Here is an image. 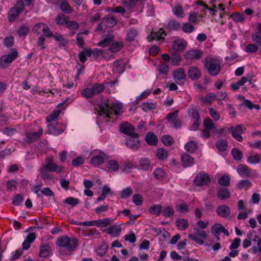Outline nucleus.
Returning <instances> with one entry per match:
<instances>
[{"instance_id":"3c124183","label":"nucleus","mask_w":261,"mask_h":261,"mask_svg":"<svg viewBox=\"0 0 261 261\" xmlns=\"http://www.w3.org/2000/svg\"><path fill=\"white\" fill-rule=\"evenodd\" d=\"M107 168L113 171H117L119 169V164L115 160H110L107 163Z\"/></svg>"},{"instance_id":"72a5a7b5","label":"nucleus","mask_w":261,"mask_h":261,"mask_svg":"<svg viewBox=\"0 0 261 261\" xmlns=\"http://www.w3.org/2000/svg\"><path fill=\"white\" fill-rule=\"evenodd\" d=\"M161 211L162 206L160 204H152L148 209L149 213L156 216H159L161 213Z\"/></svg>"},{"instance_id":"7ed1b4c3","label":"nucleus","mask_w":261,"mask_h":261,"mask_svg":"<svg viewBox=\"0 0 261 261\" xmlns=\"http://www.w3.org/2000/svg\"><path fill=\"white\" fill-rule=\"evenodd\" d=\"M24 5L21 0L18 1L15 6L11 8L8 13L9 22H13L19 14L24 10Z\"/></svg>"},{"instance_id":"680f3d73","label":"nucleus","mask_w":261,"mask_h":261,"mask_svg":"<svg viewBox=\"0 0 261 261\" xmlns=\"http://www.w3.org/2000/svg\"><path fill=\"white\" fill-rule=\"evenodd\" d=\"M107 249V245L106 244H103L99 246L98 249L96 251V254L99 256H102L106 253Z\"/></svg>"},{"instance_id":"7c9ffc66","label":"nucleus","mask_w":261,"mask_h":261,"mask_svg":"<svg viewBox=\"0 0 261 261\" xmlns=\"http://www.w3.org/2000/svg\"><path fill=\"white\" fill-rule=\"evenodd\" d=\"M217 195L220 200H225L230 197V193L228 189L223 188L219 190Z\"/></svg>"},{"instance_id":"f8f14e48","label":"nucleus","mask_w":261,"mask_h":261,"mask_svg":"<svg viewBox=\"0 0 261 261\" xmlns=\"http://www.w3.org/2000/svg\"><path fill=\"white\" fill-rule=\"evenodd\" d=\"M43 134V129L41 127L38 128V132H27L25 137L24 138V141L30 144L35 141L38 140Z\"/></svg>"},{"instance_id":"6e6d98bb","label":"nucleus","mask_w":261,"mask_h":261,"mask_svg":"<svg viewBox=\"0 0 261 261\" xmlns=\"http://www.w3.org/2000/svg\"><path fill=\"white\" fill-rule=\"evenodd\" d=\"M81 95L86 98L93 97L94 95L91 88H87L81 91Z\"/></svg>"},{"instance_id":"aec40b11","label":"nucleus","mask_w":261,"mask_h":261,"mask_svg":"<svg viewBox=\"0 0 261 261\" xmlns=\"http://www.w3.org/2000/svg\"><path fill=\"white\" fill-rule=\"evenodd\" d=\"M138 138V137H129V138L127 139L126 146L132 150H138L140 146V143Z\"/></svg>"},{"instance_id":"f257e3e1","label":"nucleus","mask_w":261,"mask_h":261,"mask_svg":"<svg viewBox=\"0 0 261 261\" xmlns=\"http://www.w3.org/2000/svg\"><path fill=\"white\" fill-rule=\"evenodd\" d=\"M99 108L101 112L100 115H103L107 118H110L113 114L118 115L121 111V105L113 103L109 100L102 101L99 104Z\"/></svg>"},{"instance_id":"b1692460","label":"nucleus","mask_w":261,"mask_h":261,"mask_svg":"<svg viewBox=\"0 0 261 261\" xmlns=\"http://www.w3.org/2000/svg\"><path fill=\"white\" fill-rule=\"evenodd\" d=\"M186 45V42L183 39H178L172 43V49L176 51H181Z\"/></svg>"},{"instance_id":"6e6552de","label":"nucleus","mask_w":261,"mask_h":261,"mask_svg":"<svg viewBox=\"0 0 261 261\" xmlns=\"http://www.w3.org/2000/svg\"><path fill=\"white\" fill-rule=\"evenodd\" d=\"M119 128L122 133L129 136L130 137H139V135L134 132L135 127L127 122L121 123Z\"/></svg>"},{"instance_id":"8fccbe9b","label":"nucleus","mask_w":261,"mask_h":261,"mask_svg":"<svg viewBox=\"0 0 261 261\" xmlns=\"http://www.w3.org/2000/svg\"><path fill=\"white\" fill-rule=\"evenodd\" d=\"M81 231L80 233L85 236H92L94 235H98L100 232L96 230V229H79Z\"/></svg>"},{"instance_id":"cd10ccee","label":"nucleus","mask_w":261,"mask_h":261,"mask_svg":"<svg viewBox=\"0 0 261 261\" xmlns=\"http://www.w3.org/2000/svg\"><path fill=\"white\" fill-rule=\"evenodd\" d=\"M216 146L219 150L224 151L227 149L228 142L226 139H220L216 141Z\"/></svg>"},{"instance_id":"c85d7f7f","label":"nucleus","mask_w":261,"mask_h":261,"mask_svg":"<svg viewBox=\"0 0 261 261\" xmlns=\"http://www.w3.org/2000/svg\"><path fill=\"white\" fill-rule=\"evenodd\" d=\"M166 27L170 31H176L180 28L181 25L179 22L171 19L168 21Z\"/></svg>"},{"instance_id":"ddd939ff","label":"nucleus","mask_w":261,"mask_h":261,"mask_svg":"<svg viewBox=\"0 0 261 261\" xmlns=\"http://www.w3.org/2000/svg\"><path fill=\"white\" fill-rule=\"evenodd\" d=\"M46 164L42 166L43 167H46L49 171L51 172H56L60 173L62 172L63 167L62 166H59L55 163L52 161V158H47L45 161Z\"/></svg>"},{"instance_id":"4be33fe9","label":"nucleus","mask_w":261,"mask_h":261,"mask_svg":"<svg viewBox=\"0 0 261 261\" xmlns=\"http://www.w3.org/2000/svg\"><path fill=\"white\" fill-rule=\"evenodd\" d=\"M188 75L192 80L196 81L200 77L201 72L198 68L191 66L188 70Z\"/></svg>"},{"instance_id":"c03bdc74","label":"nucleus","mask_w":261,"mask_h":261,"mask_svg":"<svg viewBox=\"0 0 261 261\" xmlns=\"http://www.w3.org/2000/svg\"><path fill=\"white\" fill-rule=\"evenodd\" d=\"M168 153L167 151L163 148H159L156 150V156L160 160L167 159Z\"/></svg>"},{"instance_id":"a18cd8bd","label":"nucleus","mask_w":261,"mask_h":261,"mask_svg":"<svg viewBox=\"0 0 261 261\" xmlns=\"http://www.w3.org/2000/svg\"><path fill=\"white\" fill-rule=\"evenodd\" d=\"M231 153L236 161H240L243 157V153L238 148L232 149Z\"/></svg>"},{"instance_id":"774afa93","label":"nucleus","mask_w":261,"mask_h":261,"mask_svg":"<svg viewBox=\"0 0 261 261\" xmlns=\"http://www.w3.org/2000/svg\"><path fill=\"white\" fill-rule=\"evenodd\" d=\"M253 41L261 46V34L259 33H255L252 35Z\"/></svg>"},{"instance_id":"423d86ee","label":"nucleus","mask_w":261,"mask_h":261,"mask_svg":"<svg viewBox=\"0 0 261 261\" xmlns=\"http://www.w3.org/2000/svg\"><path fill=\"white\" fill-rule=\"evenodd\" d=\"M197 231L193 233H190L188 238L191 240L195 241L199 245L204 244L203 240H205L207 236V233L203 229H196Z\"/></svg>"},{"instance_id":"0eeeda50","label":"nucleus","mask_w":261,"mask_h":261,"mask_svg":"<svg viewBox=\"0 0 261 261\" xmlns=\"http://www.w3.org/2000/svg\"><path fill=\"white\" fill-rule=\"evenodd\" d=\"M40 177L47 185L55 182V177L52 172L49 171L46 167H41L39 169Z\"/></svg>"},{"instance_id":"e433bc0d","label":"nucleus","mask_w":261,"mask_h":261,"mask_svg":"<svg viewBox=\"0 0 261 261\" xmlns=\"http://www.w3.org/2000/svg\"><path fill=\"white\" fill-rule=\"evenodd\" d=\"M181 60L180 54L178 53L174 52L171 54V64L173 65L177 66Z\"/></svg>"},{"instance_id":"de8ad7c7","label":"nucleus","mask_w":261,"mask_h":261,"mask_svg":"<svg viewBox=\"0 0 261 261\" xmlns=\"http://www.w3.org/2000/svg\"><path fill=\"white\" fill-rule=\"evenodd\" d=\"M68 17L62 13L59 14L56 18L55 21L58 24H66Z\"/></svg>"},{"instance_id":"338daca9","label":"nucleus","mask_w":261,"mask_h":261,"mask_svg":"<svg viewBox=\"0 0 261 261\" xmlns=\"http://www.w3.org/2000/svg\"><path fill=\"white\" fill-rule=\"evenodd\" d=\"M182 30L186 33H190L194 30V27L191 23L186 22L183 24Z\"/></svg>"},{"instance_id":"412c9836","label":"nucleus","mask_w":261,"mask_h":261,"mask_svg":"<svg viewBox=\"0 0 261 261\" xmlns=\"http://www.w3.org/2000/svg\"><path fill=\"white\" fill-rule=\"evenodd\" d=\"M47 127L48 133L49 134L59 135L64 131L63 129H62L56 122L48 124Z\"/></svg>"},{"instance_id":"79ce46f5","label":"nucleus","mask_w":261,"mask_h":261,"mask_svg":"<svg viewBox=\"0 0 261 261\" xmlns=\"http://www.w3.org/2000/svg\"><path fill=\"white\" fill-rule=\"evenodd\" d=\"M61 10L66 13L70 14L72 12V9L70 5L66 2H62L60 5Z\"/></svg>"},{"instance_id":"09e8293b","label":"nucleus","mask_w":261,"mask_h":261,"mask_svg":"<svg viewBox=\"0 0 261 261\" xmlns=\"http://www.w3.org/2000/svg\"><path fill=\"white\" fill-rule=\"evenodd\" d=\"M140 167L143 170H148L150 167V162L147 158L141 159L139 161Z\"/></svg>"},{"instance_id":"f704fd0d","label":"nucleus","mask_w":261,"mask_h":261,"mask_svg":"<svg viewBox=\"0 0 261 261\" xmlns=\"http://www.w3.org/2000/svg\"><path fill=\"white\" fill-rule=\"evenodd\" d=\"M141 107L144 111L147 112L155 109L156 107V103L144 102L141 105Z\"/></svg>"},{"instance_id":"0e129e2a","label":"nucleus","mask_w":261,"mask_h":261,"mask_svg":"<svg viewBox=\"0 0 261 261\" xmlns=\"http://www.w3.org/2000/svg\"><path fill=\"white\" fill-rule=\"evenodd\" d=\"M165 172L164 170L161 168H157L153 172V175L155 178L160 179L164 177Z\"/></svg>"},{"instance_id":"4468645a","label":"nucleus","mask_w":261,"mask_h":261,"mask_svg":"<svg viewBox=\"0 0 261 261\" xmlns=\"http://www.w3.org/2000/svg\"><path fill=\"white\" fill-rule=\"evenodd\" d=\"M112 222V220L109 218H105L98 220L88 221V222H86L88 224L85 225H88V226H95L98 227H105L110 225Z\"/></svg>"},{"instance_id":"2f4dec72","label":"nucleus","mask_w":261,"mask_h":261,"mask_svg":"<svg viewBox=\"0 0 261 261\" xmlns=\"http://www.w3.org/2000/svg\"><path fill=\"white\" fill-rule=\"evenodd\" d=\"M197 144L194 141H190L185 145L186 150L190 153H193L197 149Z\"/></svg>"},{"instance_id":"20e7f679","label":"nucleus","mask_w":261,"mask_h":261,"mask_svg":"<svg viewBox=\"0 0 261 261\" xmlns=\"http://www.w3.org/2000/svg\"><path fill=\"white\" fill-rule=\"evenodd\" d=\"M205 66L211 76L218 75L221 69L219 61L213 59L207 60L205 63Z\"/></svg>"},{"instance_id":"dca6fc26","label":"nucleus","mask_w":261,"mask_h":261,"mask_svg":"<svg viewBox=\"0 0 261 261\" xmlns=\"http://www.w3.org/2000/svg\"><path fill=\"white\" fill-rule=\"evenodd\" d=\"M108 159L107 155L102 152L93 156L91 159V164L95 166L102 164Z\"/></svg>"},{"instance_id":"bf43d9fd","label":"nucleus","mask_w":261,"mask_h":261,"mask_svg":"<svg viewBox=\"0 0 261 261\" xmlns=\"http://www.w3.org/2000/svg\"><path fill=\"white\" fill-rule=\"evenodd\" d=\"M133 193V190L130 187H128L124 189L121 192V198H127L129 197Z\"/></svg>"},{"instance_id":"5fc2aeb1","label":"nucleus","mask_w":261,"mask_h":261,"mask_svg":"<svg viewBox=\"0 0 261 261\" xmlns=\"http://www.w3.org/2000/svg\"><path fill=\"white\" fill-rule=\"evenodd\" d=\"M132 201L136 205H141L143 202V196L139 194H134L132 197Z\"/></svg>"},{"instance_id":"f03ea898","label":"nucleus","mask_w":261,"mask_h":261,"mask_svg":"<svg viewBox=\"0 0 261 261\" xmlns=\"http://www.w3.org/2000/svg\"><path fill=\"white\" fill-rule=\"evenodd\" d=\"M56 243L58 245L65 247L66 249L70 251H74L78 245L77 239L75 238L70 239L67 236L58 238Z\"/></svg>"},{"instance_id":"37998d69","label":"nucleus","mask_w":261,"mask_h":261,"mask_svg":"<svg viewBox=\"0 0 261 261\" xmlns=\"http://www.w3.org/2000/svg\"><path fill=\"white\" fill-rule=\"evenodd\" d=\"M138 35V31L136 29L132 28L130 29L127 34L126 39L128 41H132L137 37Z\"/></svg>"},{"instance_id":"052dcab7","label":"nucleus","mask_w":261,"mask_h":261,"mask_svg":"<svg viewBox=\"0 0 261 261\" xmlns=\"http://www.w3.org/2000/svg\"><path fill=\"white\" fill-rule=\"evenodd\" d=\"M162 141L163 144L167 146H170L173 143L172 137L169 135H164L162 137Z\"/></svg>"},{"instance_id":"4c0bfd02","label":"nucleus","mask_w":261,"mask_h":261,"mask_svg":"<svg viewBox=\"0 0 261 261\" xmlns=\"http://www.w3.org/2000/svg\"><path fill=\"white\" fill-rule=\"evenodd\" d=\"M54 38L56 41L59 42V46L60 48L65 46L68 44V41L60 34L55 35Z\"/></svg>"},{"instance_id":"393cba45","label":"nucleus","mask_w":261,"mask_h":261,"mask_svg":"<svg viewBox=\"0 0 261 261\" xmlns=\"http://www.w3.org/2000/svg\"><path fill=\"white\" fill-rule=\"evenodd\" d=\"M202 54L199 50L192 49L186 53L185 57L187 59H199L202 57Z\"/></svg>"},{"instance_id":"c756f323","label":"nucleus","mask_w":261,"mask_h":261,"mask_svg":"<svg viewBox=\"0 0 261 261\" xmlns=\"http://www.w3.org/2000/svg\"><path fill=\"white\" fill-rule=\"evenodd\" d=\"M114 37V36L112 34L106 35V37L102 40L98 42V46L103 47L107 46L113 40Z\"/></svg>"},{"instance_id":"4d7b16f0","label":"nucleus","mask_w":261,"mask_h":261,"mask_svg":"<svg viewBox=\"0 0 261 261\" xmlns=\"http://www.w3.org/2000/svg\"><path fill=\"white\" fill-rule=\"evenodd\" d=\"M203 125L206 129L211 130L215 128L213 121L208 117L204 120Z\"/></svg>"},{"instance_id":"69168bd1","label":"nucleus","mask_w":261,"mask_h":261,"mask_svg":"<svg viewBox=\"0 0 261 261\" xmlns=\"http://www.w3.org/2000/svg\"><path fill=\"white\" fill-rule=\"evenodd\" d=\"M64 202L74 206L79 203V200L77 198L69 197L66 198Z\"/></svg>"},{"instance_id":"a878e982","label":"nucleus","mask_w":261,"mask_h":261,"mask_svg":"<svg viewBox=\"0 0 261 261\" xmlns=\"http://www.w3.org/2000/svg\"><path fill=\"white\" fill-rule=\"evenodd\" d=\"M125 64L121 59L117 60L114 62L113 71L121 74L125 70Z\"/></svg>"},{"instance_id":"ea45409f","label":"nucleus","mask_w":261,"mask_h":261,"mask_svg":"<svg viewBox=\"0 0 261 261\" xmlns=\"http://www.w3.org/2000/svg\"><path fill=\"white\" fill-rule=\"evenodd\" d=\"M247 82V78L245 76H242L240 80L236 83H232L230 85V87L234 90H238L240 87Z\"/></svg>"},{"instance_id":"864d4df0","label":"nucleus","mask_w":261,"mask_h":261,"mask_svg":"<svg viewBox=\"0 0 261 261\" xmlns=\"http://www.w3.org/2000/svg\"><path fill=\"white\" fill-rule=\"evenodd\" d=\"M123 47L122 42H116L112 43L110 46L109 50L113 53L119 51Z\"/></svg>"},{"instance_id":"f3484780","label":"nucleus","mask_w":261,"mask_h":261,"mask_svg":"<svg viewBox=\"0 0 261 261\" xmlns=\"http://www.w3.org/2000/svg\"><path fill=\"white\" fill-rule=\"evenodd\" d=\"M174 80L178 84H182L184 82L182 80L186 79V75L182 68H178L174 70L173 74Z\"/></svg>"},{"instance_id":"2eb2a0df","label":"nucleus","mask_w":261,"mask_h":261,"mask_svg":"<svg viewBox=\"0 0 261 261\" xmlns=\"http://www.w3.org/2000/svg\"><path fill=\"white\" fill-rule=\"evenodd\" d=\"M166 33L163 29H160L158 32H152L150 35L147 37L148 41L151 42L153 40L159 41L164 40Z\"/></svg>"},{"instance_id":"5701e85b","label":"nucleus","mask_w":261,"mask_h":261,"mask_svg":"<svg viewBox=\"0 0 261 261\" xmlns=\"http://www.w3.org/2000/svg\"><path fill=\"white\" fill-rule=\"evenodd\" d=\"M182 165L185 167L192 166L194 163V159L187 153L182 154L181 156Z\"/></svg>"},{"instance_id":"bb28decb","label":"nucleus","mask_w":261,"mask_h":261,"mask_svg":"<svg viewBox=\"0 0 261 261\" xmlns=\"http://www.w3.org/2000/svg\"><path fill=\"white\" fill-rule=\"evenodd\" d=\"M145 140L148 144L151 145H155L158 142L156 136L153 132H149L146 135Z\"/></svg>"},{"instance_id":"58836bf2","label":"nucleus","mask_w":261,"mask_h":261,"mask_svg":"<svg viewBox=\"0 0 261 261\" xmlns=\"http://www.w3.org/2000/svg\"><path fill=\"white\" fill-rule=\"evenodd\" d=\"M60 112L61 111L60 110L54 111L46 118L47 122L48 123V124L55 122V120L58 118Z\"/></svg>"},{"instance_id":"13d9d810","label":"nucleus","mask_w":261,"mask_h":261,"mask_svg":"<svg viewBox=\"0 0 261 261\" xmlns=\"http://www.w3.org/2000/svg\"><path fill=\"white\" fill-rule=\"evenodd\" d=\"M169 70V66L165 62H162L159 66V71L160 74L167 75L168 73Z\"/></svg>"},{"instance_id":"9b49d317","label":"nucleus","mask_w":261,"mask_h":261,"mask_svg":"<svg viewBox=\"0 0 261 261\" xmlns=\"http://www.w3.org/2000/svg\"><path fill=\"white\" fill-rule=\"evenodd\" d=\"M245 129L242 124H238L235 127L230 126L228 128V131L231 132L232 136L239 142H242L243 138L241 134Z\"/></svg>"},{"instance_id":"1a4fd4ad","label":"nucleus","mask_w":261,"mask_h":261,"mask_svg":"<svg viewBox=\"0 0 261 261\" xmlns=\"http://www.w3.org/2000/svg\"><path fill=\"white\" fill-rule=\"evenodd\" d=\"M211 179L206 174L199 173L195 177L194 183L196 186H207L211 182Z\"/></svg>"},{"instance_id":"473e14b6","label":"nucleus","mask_w":261,"mask_h":261,"mask_svg":"<svg viewBox=\"0 0 261 261\" xmlns=\"http://www.w3.org/2000/svg\"><path fill=\"white\" fill-rule=\"evenodd\" d=\"M260 161L261 155L260 154H256L255 155L249 156L247 160L248 163L252 165L259 164Z\"/></svg>"},{"instance_id":"603ef678","label":"nucleus","mask_w":261,"mask_h":261,"mask_svg":"<svg viewBox=\"0 0 261 261\" xmlns=\"http://www.w3.org/2000/svg\"><path fill=\"white\" fill-rule=\"evenodd\" d=\"M40 256L42 257H47L49 255V246L48 245H45L40 247Z\"/></svg>"},{"instance_id":"49530a36","label":"nucleus","mask_w":261,"mask_h":261,"mask_svg":"<svg viewBox=\"0 0 261 261\" xmlns=\"http://www.w3.org/2000/svg\"><path fill=\"white\" fill-rule=\"evenodd\" d=\"M230 180L228 176L224 175L219 178L218 182L221 186L228 187L230 185Z\"/></svg>"},{"instance_id":"9d476101","label":"nucleus","mask_w":261,"mask_h":261,"mask_svg":"<svg viewBox=\"0 0 261 261\" xmlns=\"http://www.w3.org/2000/svg\"><path fill=\"white\" fill-rule=\"evenodd\" d=\"M178 110H175L172 113H169L166 118L168 122L172 124L175 128H179L181 125V122L179 119H178Z\"/></svg>"},{"instance_id":"e2e57ef3","label":"nucleus","mask_w":261,"mask_h":261,"mask_svg":"<svg viewBox=\"0 0 261 261\" xmlns=\"http://www.w3.org/2000/svg\"><path fill=\"white\" fill-rule=\"evenodd\" d=\"M172 12L177 17H179L184 14L183 8L180 5L175 6L172 9Z\"/></svg>"},{"instance_id":"39448f33","label":"nucleus","mask_w":261,"mask_h":261,"mask_svg":"<svg viewBox=\"0 0 261 261\" xmlns=\"http://www.w3.org/2000/svg\"><path fill=\"white\" fill-rule=\"evenodd\" d=\"M17 57L18 52L16 50H13L10 54L2 56L0 58V67L3 69L7 68Z\"/></svg>"},{"instance_id":"a19ab883","label":"nucleus","mask_w":261,"mask_h":261,"mask_svg":"<svg viewBox=\"0 0 261 261\" xmlns=\"http://www.w3.org/2000/svg\"><path fill=\"white\" fill-rule=\"evenodd\" d=\"M91 89L94 95H95L102 92L105 90V87L103 84L96 83L93 85Z\"/></svg>"},{"instance_id":"a211bd4d","label":"nucleus","mask_w":261,"mask_h":261,"mask_svg":"<svg viewBox=\"0 0 261 261\" xmlns=\"http://www.w3.org/2000/svg\"><path fill=\"white\" fill-rule=\"evenodd\" d=\"M238 173L243 177H248L251 175V170L244 164H240L237 169Z\"/></svg>"},{"instance_id":"6ab92c4d","label":"nucleus","mask_w":261,"mask_h":261,"mask_svg":"<svg viewBox=\"0 0 261 261\" xmlns=\"http://www.w3.org/2000/svg\"><path fill=\"white\" fill-rule=\"evenodd\" d=\"M216 212L219 216L226 218L230 215L231 211L226 205H221L217 208Z\"/></svg>"},{"instance_id":"c9c22d12","label":"nucleus","mask_w":261,"mask_h":261,"mask_svg":"<svg viewBox=\"0 0 261 261\" xmlns=\"http://www.w3.org/2000/svg\"><path fill=\"white\" fill-rule=\"evenodd\" d=\"M162 215L166 218H171L174 214V210L170 206H166L162 208Z\"/></svg>"}]
</instances>
